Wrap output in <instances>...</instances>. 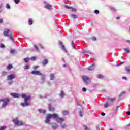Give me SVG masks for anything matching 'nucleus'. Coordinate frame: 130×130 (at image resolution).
I'll return each instance as SVG.
<instances>
[{
    "mask_svg": "<svg viewBox=\"0 0 130 130\" xmlns=\"http://www.w3.org/2000/svg\"><path fill=\"white\" fill-rule=\"evenodd\" d=\"M48 63V60L47 59H44L42 61V64L43 66H46V64H47Z\"/></svg>",
    "mask_w": 130,
    "mask_h": 130,
    "instance_id": "15",
    "label": "nucleus"
},
{
    "mask_svg": "<svg viewBox=\"0 0 130 130\" xmlns=\"http://www.w3.org/2000/svg\"><path fill=\"white\" fill-rule=\"evenodd\" d=\"M39 45L42 49H43L44 48V47H43V46H42V45L40 44Z\"/></svg>",
    "mask_w": 130,
    "mask_h": 130,
    "instance_id": "51",
    "label": "nucleus"
},
{
    "mask_svg": "<svg viewBox=\"0 0 130 130\" xmlns=\"http://www.w3.org/2000/svg\"><path fill=\"white\" fill-rule=\"evenodd\" d=\"M98 78L99 79H103V78H104V76L102 75H99L98 76Z\"/></svg>",
    "mask_w": 130,
    "mask_h": 130,
    "instance_id": "33",
    "label": "nucleus"
},
{
    "mask_svg": "<svg viewBox=\"0 0 130 130\" xmlns=\"http://www.w3.org/2000/svg\"><path fill=\"white\" fill-rule=\"evenodd\" d=\"M125 94V91H122L120 93V95H119V97H121L122 96H123Z\"/></svg>",
    "mask_w": 130,
    "mask_h": 130,
    "instance_id": "30",
    "label": "nucleus"
},
{
    "mask_svg": "<svg viewBox=\"0 0 130 130\" xmlns=\"http://www.w3.org/2000/svg\"><path fill=\"white\" fill-rule=\"evenodd\" d=\"M15 78H16V75H15L14 74H12L9 75L7 77V80L8 81H10L11 80H13V79H15Z\"/></svg>",
    "mask_w": 130,
    "mask_h": 130,
    "instance_id": "8",
    "label": "nucleus"
},
{
    "mask_svg": "<svg viewBox=\"0 0 130 130\" xmlns=\"http://www.w3.org/2000/svg\"><path fill=\"white\" fill-rule=\"evenodd\" d=\"M124 51H125V52H126V53H129L130 51L128 49H126V48H124L123 49Z\"/></svg>",
    "mask_w": 130,
    "mask_h": 130,
    "instance_id": "25",
    "label": "nucleus"
},
{
    "mask_svg": "<svg viewBox=\"0 0 130 130\" xmlns=\"http://www.w3.org/2000/svg\"><path fill=\"white\" fill-rule=\"evenodd\" d=\"M101 115H102L103 116H105V113H104V112L102 113H101Z\"/></svg>",
    "mask_w": 130,
    "mask_h": 130,
    "instance_id": "56",
    "label": "nucleus"
},
{
    "mask_svg": "<svg viewBox=\"0 0 130 130\" xmlns=\"http://www.w3.org/2000/svg\"><path fill=\"white\" fill-rule=\"evenodd\" d=\"M84 127L85 130H89V128H88V127H87V126L84 125Z\"/></svg>",
    "mask_w": 130,
    "mask_h": 130,
    "instance_id": "50",
    "label": "nucleus"
},
{
    "mask_svg": "<svg viewBox=\"0 0 130 130\" xmlns=\"http://www.w3.org/2000/svg\"><path fill=\"white\" fill-rule=\"evenodd\" d=\"M109 104L108 103V102H107L106 104H105L104 105V107L105 108H106L108 106H109Z\"/></svg>",
    "mask_w": 130,
    "mask_h": 130,
    "instance_id": "35",
    "label": "nucleus"
},
{
    "mask_svg": "<svg viewBox=\"0 0 130 130\" xmlns=\"http://www.w3.org/2000/svg\"><path fill=\"white\" fill-rule=\"evenodd\" d=\"M71 11H72V12H76L77 11V10L75 8L72 7Z\"/></svg>",
    "mask_w": 130,
    "mask_h": 130,
    "instance_id": "42",
    "label": "nucleus"
},
{
    "mask_svg": "<svg viewBox=\"0 0 130 130\" xmlns=\"http://www.w3.org/2000/svg\"><path fill=\"white\" fill-rule=\"evenodd\" d=\"M82 91L83 92H86L87 91V89H86V88L83 87L82 88Z\"/></svg>",
    "mask_w": 130,
    "mask_h": 130,
    "instance_id": "48",
    "label": "nucleus"
},
{
    "mask_svg": "<svg viewBox=\"0 0 130 130\" xmlns=\"http://www.w3.org/2000/svg\"><path fill=\"white\" fill-rule=\"evenodd\" d=\"M71 45H72V46H75V43H74V42L72 41V42H71Z\"/></svg>",
    "mask_w": 130,
    "mask_h": 130,
    "instance_id": "55",
    "label": "nucleus"
},
{
    "mask_svg": "<svg viewBox=\"0 0 130 130\" xmlns=\"http://www.w3.org/2000/svg\"><path fill=\"white\" fill-rule=\"evenodd\" d=\"M79 115H80V116H83V112H80V113H79Z\"/></svg>",
    "mask_w": 130,
    "mask_h": 130,
    "instance_id": "53",
    "label": "nucleus"
},
{
    "mask_svg": "<svg viewBox=\"0 0 130 130\" xmlns=\"http://www.w3.org/2000/svg\"><path fill=\"white\" fill-rule=\"evenodd\" d=\"M30 59L32 61H35V60H36V57H31Z\"/></svg>",
    "mask_w": 130,
    "mask_h": 130,
    "instance_id": "36",
    "label": "nucleus"
},
{
    "mask_svg": "<svg viewBox=\"0 0 130 130\" xmlns=\"http://www.w3.org/2000/svg\"><path fill=\"white\" fill-rule=\"evenodd\" d=\"M120 108V106H118L116 107V111H118L119 109Z\"/></svg>",
    "mask_w": 130,
    "mask_h": 130,
    "instance_id": "39",
    "label": "nucleus"
},
{
    "mask_svg": "<svg viewBox=\"0 0 130 130\" xmlns=\"http://www.w3.org/2000/svg\"><path fill=\"white\" fill-rule=\"evenodd\" d=\"M6 8H7V9H10L11 8V7H10V5H9V4H6Z\"/></svg>",
    "mask_w": 130,
    "mask_h": 130,
    "instance_id": "44",
    "label": "nucleus"
},
{
    "mask_svg": "<svg viewBox=\"0 0 130 130\" xmlns=\"http://www.w3.org/2000/svg\"><path fill=\"white\" fill-rule=\"evenodd\" d=\"M92 40H93V41H96V40H97V38H96V37H93L91 38Z\"/></svg>",
    "mask_w": 130,
    "mask_h": 130,
    "instance_id": "41",
    "label": "nucleus"
},
{
    "mask_svg": "<svg viewBox=\"0 0 130 130\" xmlns=\"http://www.w3.org/2000/svg\"><path fill=\"white\" fill-rule=\"evenodd\" d=\"M13 122L15 124V125H17L18 126H20L21 125H23V121L21 120H19L18 118H15L13 120Z\"/></svg>",
    "mask_w": 130,
    "mask_h": 130,
    "instance_id": "5",
    "label": "nucleus"
},
{
    "mask_svg": "<svg viewBox=\"0 0 130 130\" xmlns=\"http://www.w3.org/2000/svg\"><path fill=\"white\" fill-rule=\"evenodd\" d=\"M64 96V93H63V91H62L60 93V97L63 98Z\"/></svg>",
    "mask_w": 130,
    "mask_h": 130,
    "instance_id": "26",
    "label": "nucleus"
},
{
    "mask_svg": "<svg viewBox=\"0 0 130 130\" xmlns=\"http://www.w3.org/2000/svg\"><path fill=\"white\" fill-rule=\"evenodd\" d=\"M3 34L4 36H5L6 37H8V36L9 37V38L11 39V40H13V37L15 36V35L13 32L10 31V29H6L3 31Z\"/></svg>",
    "mask_w": 130,
    "mask_h": 130,
    "instance_id": "2",
    "label": "nucleus"
},
{
    "mask_svg": "<svg viewBox=\"0 0 130 130\" xmlns=\"http://www.w3.org/2000/svg\"><path fill=\"white\" fill-rule=\"evenodd\" d=\"M24 61H25V62H29L30 61V58L28 57L24 58Z\"/></svg>",
    "mask_w": 130,
    "mask_h": 130,
    "instance_id": "22",
    "label": "nucleus"
},
{
    "mask_svg": "<svg viewBox=\"0 0 130 130\" xmlns=\"http://www.w3.org/2000/svg\"><path fill=\"white\" fill-rule=\"evenodd\" d=\"M66 64H63V67L64 68H66Z\"/></svg>",
    "mask_w": 130,
    "mask_h": 130,
    "instance_id": "61",
    "label": "nucleus"
},
{
    "mask_svg": "<svg viewBox=\"0 0 130 130\" xmlns=\"http://www.w3.org/2000/svg\"><path fill=\"white\" fill-rule=\"evenodd\" d=\"M2 8H3V4H0V13L2 12Z\"/></svg>",
    "mask_w": 130,
    "mask_h": 130,
    "instance_id": "45",
    "label": "nucleus"
},
{
    "mask_svg": "<svg viewBox=\"0 0 130 130\" xmlns=\"http://www.w3.org/2000/svg\"><path fill=\"white\" fill-rule=\"evenodd\" d=\"M14 2L16 4H19L20 0H14Z\"/></svg>",
    "mask_w": 130,
    "mask_h": 130,
    "instance_id": "47",
    "label": "nucleus"
},
{
    "mask_svg": "<svg viewBox=\"0 0 130 130\" xmlns=\"http://www.w3.org/2000/svg\"><path fill=\"white\" fill-rule=\"evenodd\" d=\"M71 17H72V18H73V19H77V15H76L75 14L71 15Z\"/></svg>",
    "mask_w": 130,
    "mask_h": 130,
    "instance_id": "32",
    "label": "nucleus"
},
{
    "mask_svg": "<svg viewBox=\"0 0 130 130\" xmlns=\"http://www.w3.org/2000/svg\"><path fill=\"white\" fill-rule=\"evenodd\" d=\"M22 98H24V103H22L21 104V106H23V107L25 106H30V104L28 101L31 99V96L28 95L27 96V94H22L21 95Z\"/></svg>",
    "mask_w": 130,
    "mask_h": 130,
    "instance_id": "1",
    "label": "nucleus"
},
{
    "mask_svg": "<svg viewBox=\"0 0 130 130\" xmlns=\"http://www.w3.org/2000/svg\"><path fill=\"white\" fill-rule=\"evenodd\" d=\"M116 19H117V20H119V19H120V17L119 16H117Z\"/></svg>",
    "mask_w": 130,
    "mask_h": 130,
    "instance_id": "60",
    "label": "nucleus"
},
{
    "mask_svg": "<svg viewBox=\"0 0 130 130\" xmlns=\"http://www.w3.org/2000/svg\"><path fill=\"white\" fill-rule=\"evenodd\" d=\"M126 71L128 73V74H130V66H129L127 68H126Z\"/></svg>",
    "mask_w": 130,
    "mask_h": 130,
    "instance_id": "31",
    "label": "nucleus"
},
{
    "mask_svg": "<svg viewBox=\"0 0 130 130\" xmlns=\"http://www.w3.org/2000/svg\"><path fill=\"white\" fill-rule=\"evenodd\" d=\"M24 70H28L29 69V66L28 65H26L24 67Z\"/></svg>",
    "mask_w": 130,
    "mask_h": 130,
    "instance_id": "37",
    "label": "nucleus"
},
{
    "mask_svg": "<svg viewBox=\"0 0 130 130\" xmlns=\"http://www.w3.org/2000/svg\"><path fill=\"white\" fill-rule=\"evenodd\" d=\"M0 47L1 48H5V45L4 44H1Z\"/></svg>",
    "mask_w": 130,
    "mask_h": 130,
    "instance_id": "43",
    "label": "nucleus"
},
{
    "mask_svg": "<svg viewBox=\"0 0 130 130\" xmlns=\"http://www.w3.org/2000/svg\"><path fill=\"white\" fill-rule=\"evenodd\" d=\"M128 43H129V44H130V41H128Z\"/></svg>",
    "mask_w": 130,
    "mask_h": 130,
    "instance_id": "64",
    "label": "nucleus"
},
{
    "mask_svg": "<svg viewBox=\"0 0 130 130\" xmlns=\"http://www.w3.org/2000/svg\"><path fill=\"white\" fill-rule=\"evenodd\" d=\"M122 79H123V80H127V78H126V77H122Z\"/></svg>",
    "mask_w": 130,
    "mask_h": 130,
    "instance_id": "54",
    "label": "nucleus"
},
{
    "mask_svg": "<svg viewBox=\"0 0 130 130\" xmlns=\"http://www.w3.org/2000/svg\"><path fill=\"white\" fill-rule=\"evenodd\" d=\"M96 129L97 130H101L100 129V127H99V126L96 127Z\"/></svg>",
    "mask_w": 130,
    "mask_h": 130,
    "instance_id": "59",
    "label": "nucleus"
},
{
    "mask_svg": "<svg viewBox=\"0 0 130 130\" xmlns=\"http://www.w3.org/2000/svg\"><path fill=\"white\" fill-rule=\"evenodd\" d=\"M10 53L11 54H15L16 53V50L11 49L10 50Z\"/></svg>",
    "mask_w": 130,
    "mask_h": 130,
    "instance_id": "23",
    "label": "nucleus"
},
{
    "mask_svg": "<svg viewBox=\"0 0 130 130\" xmlns=\"http://www.w3.org/2000/svg\"><path fill=\"white\" fill-rule=\"evenodd\" d=\"M110 9L111 11H113L114 12H116V9H115L114 7L111 6Z\"/></svg>",
    "mask_w": 130,
    "mask_h": 130,
    "instance_id": "29",
    "label": "nucleus"
},
{
    "mask_svg": "<svg viewBox=\"0 0 130 130\" xmlns=\"http://www.w3.org/2000/svg\"><path fill=\"white\" fill-rule=\"evenodd\" d=\"M3 22H4V20H3V19H0V24H2V23H3Z\"/></svg>",
    "mask_w": 130,
    "mask_h": 130,
    "instance_id": "57",
    "label": "nucleus"
},
{
    "mask_svg": "<svg viewBox=\"0 0 130 130\" xmlns=\"http://www.w3.org/2000/svg\"><path fill=\"white\" fill-rule=\"evenodd\" d=\"M54 79H55V76H54V74H51L50 75V79L51 80H54Z\"/></svg>",
    "mask_w": 130,
    "mask_h": 130,
    "instance_id": "17",
    "label": "nucleus"
},
{
    "mask_svg": "<svg viewBox=\"0 0 130 130\" xmlns=\"http://www.w3.org/2000/svg\"><path fill=\"white\" fill-rule=\"evenodd\" d=\"M65 8H66V9H68V10L72 9V7L69 6L68 5L65 6Z\"/></svg>",
    "mask_w": 130,
    "mask_h": 130,
    "instance_id": "34",
    "label": "nucleus"
},
{
    "mask_svg": "<svg viewBox=\"0 0 130 130\" xmlns=\"http://www.w3.org/2000/svg\"><path fill=\"white\" fill-rule=\"evenodd\" d=\"M82 80L86 84H87L88 82H91V78L87 76H82Z\"/></svg>",
    "mask_w": 130,
    "mask_h": 130,
    "instance_id": "7",
    "label": "nucleus"
},
{
    "mask_svg": "<svg viewBox=\"0 0 130 130\" xmlns=\"http://www.w3.org/2000/svg\"><path fill=\"white\" fill-rule=\"evenodd\" d=\"M61 127L62 128H66L67 127V125L65 123L61 124Z\"/></svg>",
    "mask_w": 130,
    "mask_h": 130,
    "instance_id": "28",
    "label": "nucleus"
},
{
    "mask_svg": "<svg viewBox=\"0 0 130 130\" xmlns=\"http://www.w3.org/2000/svg\"><path fill=\"white\" fill-rule=\"evenodd\" d=\"M95 69V64H92L90 67L88 68L89 71H93Z\"/></svg>",
    "mask_w": 130,
    "mask_h": 130,
    "instance_id": "14",
    "label": "nucleus"
},
{
    "mask_svg": "<svg viewBox=\"0 0 130 130\" xmlns=\"http://www.w3.org/2000/svg\"><path fill=\"white\" fill-rule=\"evenodd\" d=\"M39 68V66H35L33 67L34 70H36V69H38Z\"/></svg>",
    "mask_w": 130,
    "mask_h": 130,
    "instance_id": "40",
    "label": "nucleus"
},
{
    "mask_svg": "<svg viewBox=\"0 0 130 130\" xmlns=\"http://www.w3.org/2000/svg\"><path fill=\"white\" fill-rule=\"evenodd\" d=\"M53 118L55 119L58 123H62L64 121V119L59 117V116L56 113L53 114Z\"/></svg>",
    "mask_w": 130,
    "mask_h": 130,
    "instance_id": "3",
    "label": "nucleus"
},
{
    "mask_svg": "<svg viewBox=\"0 0 130 130\" xmlns=\"http://www.w3.org/2000/svg\"><path fill=\"white\" fill-rule=\"evenodd\" d=\"M94 13H95V14H99V10H95L94 11Z\"/></svg>",
    "mask_w": 130,
    "mask_h": 130,
    "instance_id": "46",
    "label": "nucleus"
},
{
    "mask_svg": "<svg viewBox=\"0 0 130 130\" xmlns=\"http://www.w3.org/2000/svg\"><path fill=\"white\" fill-rule=\"evenodd\" d=\"M48 108L50 111L51 112H53L55 111V109L51 106V105L49 104L48 105Z\"/></svg>",
    "mask_w": 130,
    "mask_h": 130,
    "instance_id": "13",
    "label": "nucleus"
},
{
    "mask_svg": "<svg viewBox=\"0 0 130 130\" xmlns=\"http://www.w3.org/2000/svg\"><path fill=\"white\" fill-rule=\"evenodd\" d=\"M52 117L53 118V114H48L47 117L45 121V123L47 124L49 123V122H50V119L49 118H52Z\"/></svg>",
    "mask_w": 130,
    "mask_h": 130,
    "instance_id": "6",
    "label": "nucleus"
},
{
    "mask_svg": "<svg viewBox=\"0 0 130 130\" xmlns=\"http://www.w3.org/2000/svg\"><path fill=\"white\" fill-rule=\"evenodd\" d=\"M31 75H37V76H41L42 74L39 71H33L31 72Z\"/></svg>",
    "mask_w": 130,
    "mask_h": 130,
    "instance_id": "9",
    "label": "nucleus"
},
{
    "mask_svg": "<svg viewBox=\"0 0 130 130\" xmlns=\"http://www.w3.org/2000/svg\"><path fill=\"white\" fill-rule=\"evenodd\" d=\"M63 115H68L69 114V111L68 110H63L62 112Z\"/></svg>",
    "mask_w": 130,
    "mask_h": 130,
    "instance_id": "18",
    "label": "nucleus"
},
{
    "mask_svg": "<svg viewBox=\"0 0 130 130\" xmlns=\"http://www.w3.org/2000/svg\"><path fill=\"white\" fill-rule=\"evenodd\" d=\"M10 95L13 97V98H19L20 97V95L18 93H11Z\"/></svg>",
    "mask_w": 130,
    "mask_h": 130,
    "instance_id": "12",
    "label": "nucleus"
},
{
    "mask_svg": "<svg viewBox=\"0 0 130 130\" xmlns=\"http://www.w3.org/2000/svg\"><path fill=\"white\" fill-rule=\"evenodd\" d=\"M38 111L40 112V113H45V112H46V111H45V110H42L39 109L38 110Z\"/></svg>",
    "mask_w": 130,
    "mask_h": 130,
    "instance_id": "20",
    "label": "nucleus"
},
{
    "mask_svg": "<svg viewBox=\"0 0 130 130\" xmlns=\"http://www.w3.org/2000/svg\"><path fill=\"white\" fill-rule=\"evenodd\" d=\"M59 44L60 45H61V48L62 50L64 51V52H66V53H67L68 51L67 50V49H66V47H64V45L62 43V42H59Z\"/></svg>",
    "mask_w": 130,
    "mask_h": 130,
    "instance_id": "10",
    "label": "nucleus"
},
{
    "mask_svg": "<svg viewBox=\"0 0 130 130\" xmlns=\"http://www.w3.org/2000/svg\"><path fill=\"white\" fill-rule=\"evenodd\" d=\"M51 126L52 128H53V129H56V128L58 127V125L55 124H53V125H52Z\"/></svg>",
    "mask_w": 130,
    "mask_h": 130,
    "instance_id": "19",
    "label": "nucleus"
},
{
    "mask_svg": "<svg viewBox=\"0 0 130 130\" xmlns=\"http://www.w3.org/2000/svg\"><path fill=\"white\" fill-rule=\"evenodd\" d=\"M106 100L107 101H112V102H115L116 101V98H110V97H107L106 99Z\"/></svg>",
    "mask_w": 130,
    "mask_h": 130,
    "instance_id": "11",
    "label": "nucleus"
},
{
    "mask_svg": "<svg viewBox=\"0 0 130 130\" xmlns=\"http://www.w3.org/2000/svg\"><path fill=\"white\" fill-rule=\"evenodd\" d=\"M73 48H74V49H75V50H77V47H76L75 46H73Z\"/></svg>",
    "mask_w": 130,
    "mask_h": 130,
    "instance_id": "58",
    "label": "nucleus"
},
{
    "mask_svg": "<svg viewBox=\"0 0 130 130\" xmlns=\"http://www.w3.org/2000/svg\"><path fill=\"white\" fill-rule=\"evenodd\" d=\"M11 69H13V66H12V64H9L8 65L7 68H6V70H11Z\"/></svg>",
    "mask_w": 130,
    "mask_h": 130,
    "instance_id": "21",
    "label": "nucleus"
},
{
    "mask_svg": "<svg viewBox=\"0 0 130 130\" xmlns=\"http://www.w3.org/2000/svg\"><path fill=\"white\" fill-rule=\"evenodd\" d=\"M109 130H113V129L110 128Z\"/></svg>",
    "mask_w": 130,
    "mask_h": 130,
    "instance_id": "63",
    "label": "nucleus"
},
{
    "mask_svg": "<svg viewBox=\"0 0 130 130\" xmlns=\"http://www.w3.org/2000/svg\"><path fill=\"white\" fill-rule=\"evenodd\" d=\"M41 80H42V81H45V76L42 74H41Z\"/></svg>",
    "mask_w": 130,
    "mask_h": 130,
    "instance_id": "27",
    "label": "nucleus"
},
{
    "mask_svg": "<svg viewBox=\"0 0 130 130\" xmlns=\"http://www.w3.org/2000/svg\"><path fill=\"white\" fill-rule=\"evenodd\" d=\"M29 25H32L33 24V20L32 19H29L28 20Z\"/></svg>",
    "mask_w": 130,
    "mask_h": 130,
    "instance_id": "24",
    "label": "nucleus"
},
{
    "mask_svg": "<svg viewBox=\"0 0 130 130\" xmlns=\"http://www.w3.org/2000/svg\"><path fill=\"white\" fill-rule=\"evenodd\" d=\"M0 102H3L2 105V107L4 108L6 107V106H8V104L10 103V99L8 98L0 99Z\"/></svg>",
    "mask_w": 130,
    "mask_h": 130,
    "instance_id": "4",
    "label": "nucleus"
},
{
    "mask_svg": "<svg viewBox=\"0 0 130 130\" xmlns=\"http://www.w3.org/2000/svg\"><path fill=\"white\" fill-rule=\"evenodd\" d=\"M7 128V127L6 126H2L1 127L0 130H5Z\"/></svg>",
    "mask_w": 130,
    "mask_h": 130,
    "instance_id": "38",
    "label": "nucleus"
},
{
    "mask_svg": "<svg viewBox=\"0 0 130 130\" xmlns=\"http://www.w3.org/2000/svg\"><path fill=\"white\" fill-rule=\"evenodd\" d=\"M126 114H127V115H130V111H127Z\"/></svg>",
    "mask_w": 130,
    "mask_h": 130,
    "instance_id": "52",
    "label": "nucleus"
},
{
    "mask_svg": "<svg viewBox=\"0 0 130 130\" xmlns=\"http://www.w3.org/2000/svg\"><path fill=\"white\" fill-rule=\"evenodd\" d=\"M45 8H47V9H51V5H49L48 3H46V5L45 6Z\"/></svg>",
    "mask_w": 130,
    "mask_h": 130,
    "instance_id": "16",
    "label": "nucleus"
},
{
    "mask_svg": "<svg viewBox=\"0 0 130 130\" xmlns=\"http://www.w3.org/2000/svg\"><path fill=\"white\" fill-rule=\"evenodd\" d=\"M104 92H106V90H103V91Z\"/></svg>",
    "mask_w": 130,
    "mask_h": 130,
    "instance_id": "62",
    "label": "nucleus"
},
{
    "mask_svg": "<svg viewBox=\"0 0 130 130\" xmlns=\"http://www.w3.org/2000/svg\"><path fill=\"white\" fill-rule=\"evenodd\" d=\"M35 48L37 50H39V48H38V47L37 46L35 45L34 46Z\"/></svg>",
    "mask_w": 130,
    "mask_h": 130,
    "instance_id": "49",
    "label": "nucleus"
}]
</instances>
